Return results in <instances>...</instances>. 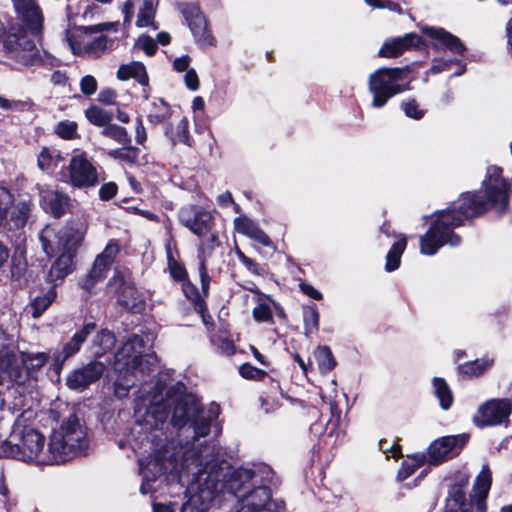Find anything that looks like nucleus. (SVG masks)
<instances>
[{
    "label": "nucleus",
    "instance_id": "1",
    "mask_svg": "<svg viewBox=\"0 0 512 512\" xmlns=\"http://www.w3.org/2000/svg\"><path fill=\"white\" fill-rule=\"evenodd\" d=\"M172 450H174L172 443L165 444L160 449H155L148 461L139 460L142 494L152 492V483L165 472L177 478L181 486H186V493L191 494L183 504L181 512H202L214 499L216 493L222 489L239 497L238 503L252 491L251 488L253 489L251 469H236L228 480L224 483L220 482L219 474L215 471L219 451L214 442H205V445L198 450L185 449L182 452L181 461Z\"/></svg>",
    "mask_w": 512,
    "mask_h": 512
},
{
    "label": "nucleus",
    "instance_id": "2",
    "mask_svg": "<svg viewBox=\"0 0 512 512\" xmlns=\"http://www.w3.org/2000/svg\"><path fill=\"white\" fill-rule=\"evenodd\" d=\"M509 196L510 187L502 177V169L497 166L489 167L482 188L478 192L462 194L458 209L448 208L437 213L436 221L426 234L420 237L421 253L434 255L443 245L458 246L461 238L452 231V228L489 209H494L499 214L504 213L508 207Z\"/></svg>",
    "mask_w": 512,
    "mask_h": 512
},
{
    "label": "nucleus",
    "instance_id": "3",
    "mask_svg": "<svg viewBox=\"0 0 512 512\" xmlns=\"http://www.w3.org/2000/svg\"><path fill=\"white\" fill-rule=\"evenodd\" d=\"M172 406L171 423L174 427L191 429L194 440L209 434L213 421L220 413L219 406L216 404H211L207 410H204L191 399H175L168 396L165 400H155L150 403L143 416L145 425L151 430L161 429L168 419Z\"/></svg>",
    "mask_w": 512,
    "mask_h": 512
},
{
    "label": "nucleus",
    "instance_id": "4",
    "mask_svg": "<svg viewBox=\"0 0 512 512\" xmlns=\"http://www.w3.org/2000/svg\"><path fill=\"white\" fill-rule=\"evenodd\" d=\"M22 26L11 27L3 45L9 59L22 66L37 65L42 55L30 35H39L44 17L36 0H12Z\"/></svg>",
    "mask_w": 512,
    "mask_h": 512
},
{
    "label": "nucleus",
    "instance_id": "5",
    "mask_svg": "<svg viewBox=\"0 0 512 512\" xmlns=\"http://www.w3.org/2000/svg\"><path fill=\"white\" fill-rule=\"evenodd\" d=\"M14 458L36 465H53L50 441L46 447L45 436L38 430L24 426L17 420L9 437L0 442V458Z\"/></svg>",
    "mask_w": 512,
    "mask_h": 512
},
{
    "label": "nucleus",
    "instance_id": "6",
    "mask_svg": "<svg viewBox=\"0 0 512 512\" xmlns=\"http://www.w3.org/2000/svg\"><path fill=\"white\" fill-rule=\"evenodd\" d=\"M151 355L144 354V341L138 335L129 337L114 355L113 369L117 374L114 382L116 397L128 395L136 379L150 370Z\"/></svg>",
    "mask_w": 512,
    "mask_h": 512
},
{
    "label": "nucleus",
    "instance_id": "7",
    "mask_svg": "<svg viewBox=\"0 0 512 512\" xmlns=\"http://www.w3.org/2000/svg\"><path fill=\"white\" fill-rule=\"evenodd\" d=\"M180 223L200 239L198 253L200 258L199 275L204 292L209 285L206 260L211 256L215 247L219 246L218 233L214 230V217L212 214L195 205H187L179 212Z\"/></svg>",
    "mask_w": 512,
    "mask_h": 512
},
{
    "label": "nucleus",
    "instance_id": "8",
    "mask_svg": "<svg viewBox=\"0 0 512 512\" xmlns=\"http://www.w3.org/2000/svg\"><path fill=\"white\" fill-rule=\"evenodd\" d=\"M90 447L87 428L76 416L64 420L50 436L52 462L61 464L78 456L86 455Z\"/></svg>",
    "mask_w": 512,
    "mask_h": 512
},
{
    "label": "nucleus",
    "instance_id": "9",
    "mask_svg": "<svg viewBox=\"0 0 512 512\" xmlns=\"http://www.w3.org/2000/svg\"><path fill=\"white\" fill-rule=\"evenodd\" d=\"M253 472V489L237 503L233 512H279L280 506L271 499V489L279 480L268 465L261 464Z\"/></svg>",
    "mask_w": 512,
    "mask_h": 512
},
{
    "label": "nucleus",
    "instance_id": "10",
    "mask_svg": "<svg viewBox=\"0 0 512 512\" xmlns=\"http://www.w3.org/2000/svg\"><path fill=\"white\" fill-rule=\"evenodd\" d=\"M48 361L46 353H17L7 343L4 332L0 331V372L12 382L24 384L32 372L42 368Z\"/></svg>",
    "mask_w": 512,
    "mask_h": 512
},
{
    "label": "nucleus",
    "instance_id": "11",
    "mask_svg": "<svg viewBox=\"0 0 512 512\" xmlns=\"http://www.w3.org/2000/svg\"><path fill=\"white\" fill-rule=\"evenodd\" d=\"M409 79L400 68H380L369 76V91L373 96L372 106L383 107L390 98L409 89Z\"/></svg>",
    "mask_w": 512,
    "mask_h": 512
},
{
    "label": "nucleus",
    "instance_id": "12",
    "mask_svg": "<svg viewBox=\"0 0 512 512\" xmlns=\"http://www.w3.org/2000/svg\"><path fill=\"white\" fill-rule=\"evenodd\" d=\"M82 238V233L73 227L58 229L51 225L43 228L39 235L42 249L49 257L56 253L76 252Z\"/></svg>",
    "mask_w": 512,
    "mask_h": 512
},
{
    "label": "nucleus",
    "instance_id": "13",
    "mask_svg": "<svg viewBox=\"0 0 512 512\" xmlns=\"http://www.w3.org/2000/svg\"><path fill=\"white\" fill-rule=\"evenodd\" d=\"M99 31L98 26H87L68 37V42L74 54L99 57L110 50L114 41L106 35L92 38V34Z\"/></svg>",
    "mask_w": 512,
    "mask_h": 512
},
{
    "label": "nucleus",
    "instance_id": "14",
    "mask_svg": "<svg viewBox=\"0 0 512 512\" xmlns=\"http://www.w3.org/2000/svg\"><path fill=\"white\" fill-rule=\"evenodd\" d=\"M60 179L75 188H90L99 182L97 168L84 154L72 156L68 166L61 169Z\"/></svg>",
    "mask_w": 512,
    "mask_h": 512
},
{
    "label": "nucleus",
    "instance_id": "15",
    "mask_svg": "<svg viewBox=\"0 0 512 512\" xmlns=\"http://www.w3.org/2000/svg\"><path fill=\"white\" fill-rule=\"evenodd\" d=\"M119 252V244L115 240H110L102 253L96 257L89 273L80 280L81 288L91 292L95 285L106 277Z\"/></svg>",
    "mask_w": 512,
    "mask_h": 512
},
{
    "label": "nucleus",
    "instance_id": "16",
    "mask_svg": "<svg viewBox=\"0 0 512 512\" xmlns=\"http://www.w3.org/2000/svg\"><path fill=\"white\" fill-rule=\"evenodd\" d=\"M108 293L117 298V302L128 309L138 306L139 295L131 281L130 273L115 270L113 277L107 284Z\"/></svg>",
    "mask_w": 512,
    "mask_h": 512
},
{
    "label": "nucleus",
    "instance_id": "17",
    "mask_svg": "<svg viewBox=\"0 0 512 512\" xmlns=\"http://www.w3.org/2000/svg\"><path fill=\"white\" fill-rule=\"evenodd\" d=\"M179 9L183 14L195 41L202 47L213 46L215 39L208 30L207 21L200 7L193 3H182Z\"/></svg>",
    "mask_w": 512,
    "mask_h": 512
},
{
    "label": "nucleus",
    "instance_id": "18",
    "mask_svg": "<svg viewBox=\"0 0 512 512\" xmlns=\"http://www.w3.org/2000/svg\"><path fill=\"white\" fill-rule=\"evenodd\" d=\"M467 441L466 434L444 436L435 440L428 449L429 462L438 464L457 456Z\"/></svg>",
    "mask_w": 512,
    "mask_h": 512
},
{
    "label": "nucleus",
    "instance_id": "19",
    "mask_svg": "<svg viewBox=\"0 0 512 512\" xmlns=\"http://www.w3.org/2000/svg\"><path fill=\"white\" fill-rule=\"evenodd\" d=\"M511 413V405L507 399L489 400L478 409L474 418L477 426H495L508 420Z\"/></svg>",
    "mask_w": 512,
    "mask_h": 512
},
{
    "label": "nucleus",
    "instance_id": "20",
    "mask_svg": "<svg viewBox=\"0 0 512 512\" xmlns=\"http://www.w3.org/2000/svg\"><path fill=\"white\" fill-rule=\"evenodd\" d=\"M105 366L99 361H93L71 372L66 384L73 390H84L92 383L98 381L103 375Z\"/></svg>",
    "mask_w": 512,
    "mask_h": 512
},
{
    "label": "nucleus",
    "instance_id": "21",
    "mask_svg": "<svg viewBox=\"0 0 512 512\" xmlns=\"http://www.w3.org/2000/svg\"><path fill=\"white\" fill-rule=\"evenodd\" d=\"M75 252H66L59 255L53 262L48 273L46 274V282L50 287L55 289L62 284L65 277L73 271V259Z\"/></svg>",
    "mask_w": 512,
    "mask_h": 512
},
{
    "label": "nucleus",
    "instance_id": "22",
    "mask_svg": "<svg viewBox=\"0 0 512 512\" xmlns=\"http://www.w3.org/2000/svg\"><path fill=\"white\" fill-rule=\"evenodd\" d=\"M23 384L15 383L0 391V409L11 414L22 411L27 402Z\"/></svg>",
    "mask_w": 512,
    "mask_h": 512
},
{
    "label": "nucleus",
    "instance_id": "23",
    "mask_svg": "<svg viewBox=\"0 0 512 512\" xmlns=\"http://www.w3.org/2000/svg\"><path fill=\"white\" fill-rule=\"evenodd\" d=\"M421 45L422 38L418 34L409 33L403 37L386 42L379 50V55L386 58L398 57L405 50L419 48Z\"/></svg>",
    "mask_w": 512,
    "mask_h": 512
},
{
    "label": "nucleus",
    "instance_id": "24",
    "mask_svg": "<svg viewBox=\"0 0 512 512\" xmlns=\"http://www.w3.org/2000/svg\"><path fill=\"white\" fill-rule=\"evenodd\" d=\"M492 484V474L488 465H483L473 484V501L477 512H486V499Z\"/></svg>",
    "mask_w": 512,
    "mask_h": 512
},
{
    "label": "nucleus",
    "instance_id": "25",
    "mask_svg": "<svg viewBox=\"0 0 512 512\" xmlns=\"http://www.w3.org/2000/svg\"><path fill=\"white\" fill-rule=\"evenodd\" d=\"M95 324H85L79 331H77L71 339L64 344L61 352L55 355V363L62 365L67 359L77 354L86 341L87 337L94 331Z\"/></svg>",
    "mask_w": 512,
    "mask_h": 512
},
{
    "label": "nucleus",
    "instance_id": "26",
    "mask_svg": "<svg viewBox=\"0 0 512 512\" xmlns=\"http://www.w3.org/2000/svg\"><path fill=\"white\" fill-rule=\"evenodd\" d=\"M234 227L238 233L249 237L261 245L266 247L272 246V241L268 235L263 230H261L251 219L245 216H240L234 220Z\"/></svg>",
    "mask_w": 512,
    "mask_h": 512
},
{
    "label": "nucleus",
    "instance_id": "27",
    "mask_svg": "<svg viewBox=\"0 0 512 512\" xmlns=\"http://www.w3.org/2000/svg\"><path fill=\"white\" fill-rule=\"evenodd\" d=\"M42 204L48 209L55 217H60L68 204V197L53 189L38 187Z\"/></svg>",
    "mask_w": 512,
    "mask_h": 512
},
{
    "label": "nucleus",
    "instance_id": "28",
    "mask_svg": "<svg viewBox=\"0 0 512 512\" xmlns=\"http://www.w3.org/2000/svg\"><path fill=\"white\" fill-rule=\"evenodd\" d=\"M424 33L430 36L432 39L438 41L439 45L454 54L463 55L466 50L464 44L458 37L448 33L442 28H425Z\"/></svg>",
    "mask_w": 512,
    "mask_h": 512
},
{
    "label": "nucleus",
    "instance_id": "29",
    "mask_svg": "<svg viewBox=\"0 0 512 512\" xmlns=\"http://www.w3.org/2000/svg\"><path fill=\"white\" fill-rule=\"evenodd\" d=\"M475 503L473 497L467 501L465 493L460 486H453L447 498L446 512H473Z\"/></svg>",
    "mask_w": 512,
    "mask_h": 512
},
{
    "label": "nucleus",
    "instance_id": "30",
    "mask_svg": "<svg viewBox=\"0 0 512 512\" xmlns=\"http://www.w3.org/2000/svg\"><path fill=\"white\" fill-rule=\"evenodd\" d=\"M31 212V205L27 202H18L8 211V222L1 227L3 230L19 229L26 225Z\"/></svg>",
    "mask_w": 512,
    "mask_h": 512
},
{
    "label": "nucleus",
    "instance_id": "31",
    "mask_svg": "<svg viewBox=\"0 0 512 512\" xmlns=\"http://www.w3.org/2000/svg\"><path fill=\"white\" fill-rule=\"evenodd\" d=\"M117 78L120 80L134 78L141 85L148 84L146 68L141 62H131L129 64L120 65L117 71Z\"/></svg>",
    "mask_w": 512,
    "mask_h": 512
},
{
    "label": "nucleus",
    "instance_id": "32",
    "mask_svg": "<svg viewBox=\"0 0 512 512\" xmlns=\"http://www.w3.org/2000/svg\"><path fill=\"white\" fill-rule=\"evenodd\" d=\"M56 297L57 291L54 287H49L45 293L34 297L29 303L31 316L35 319L41 317L43 313L55 301Z\"/></svg>",
    "mask_w": 512,
    "mask_h": 512
},
{
    "label": "nucleus",
    "instance_id": "33",
    "mask_svg": "<svg viewBox=\"0 0 512 512\" xmlns=\"http://www.w3.org/2000/svg\"><path fill=\"white\" fill-rule=\"evenodd\" d=\"M406 245V237L404 235H399L398 240L392 245L386 255V271L392 272L399 267L401 256L406 249Z\"/></svg>",
    "mask_w": 512,
    "mask_h": 512
},
{
    "label": "nucleus",
    "instance_id": "34",
    "mask_svg": "<svg viewBox=\"0 0 512 512\" xmlns=\"http://www.w3.org/2000/svg\"><path fill=\"white\" fill-rule=\"evenodd\" d=\"M176 243L173 239H169L165 244V250L167 255L168 269L171 277L176 281H184L187 277L186 269L181 265L173 255V248Z\"/></svg>",
    "mask_w": 512,
    "mask_h": 512
},
{
    "label": "nucleus",
    "instance_id": "35",
    "mask_svg": "<svg viewBox=\"0 0 512 512\" xmlns=\"http://www.w3.org/2000/svg\"><path fill=\"white\" fill-rule=\"evenodd\" d=\"M314 357L322 373L330 372L336 366L332 351L326 345L318 346L314 351Z\"/></svg>",
    "mask_w": 512,
    "mask_h": 512
},
{
    "label": "nucleus",
    "instance_id": "36",
    "mask_svg": "<svg viewBox=\"0 0 512 512\" xmlns=\"http://www.w3.org/2000/svg\"><path fill=\"white\" fill-rule=\"evenodd\" d=\"M426 461V457L423 454H416L408 457L405 460L397 474V480L402 482L409 478L419 467H421Z\"/></svg>",
    "mask_w": 512,
    "mask_h": 512
},
{
    "label": "nucleus",
    "instance_id": "37",
    "mask_svg": "<svg viewBox=\"0 0 512 512\" xmlns=\"http://www.w3.org/2000/svg\"><path fill=\"white\" fill-rule=\"evenodd\" d=\"M434 393L439 399L440 406L444 410H448L453 403L452 392L443 378H434L433 380Z\"/></svg>",
    "mask_w": 512,
    "mask_h": 512
},
{
    "label": "nucleus",
    "instance_id": "38",
    "mask_svg": "<svg viewBox=\"0 0 512 512\" xmlns=\"http://www.w3.org/2000/svg\"><path fill=\"white\" fill-rule=\"evenodd\" d=\"M87 120L98 127L107 126L113 119V114L101 107L91 106L85 111Z\"/></svg>",
    "mask_w": 512,
    "mask_h": 512
},
{
    "label": "nucleus",
    "instance_id": "39",
    "mask_svg": "<svg viewBox=\"0 0 512 512\" xmlns=\"http://www.w3.org/2000/svg\"><path fill=\"white\" fill-rule=\"evenodd\" d=\"M62 160L58 150L44 147L38 155L37 164L39 169L44 171L56 167Z\"/></svg>",
    "mask_w": 512,
    "mask_h": 512
},
{
    "label": "nucleus",
    "instance_id": "40",
    "mask_svg": "<svg viewBox=\"0 0 512 512\" xmlns=\"http://www.w3.org/2000/svg\"><path fill=\"white\" fill-rule=\"evenodd\" d=\"M319 312L315 304L303 308V322L305 334L310 336L319 329Z\"/></svg>",
    "mask_w": 512,
    "mask_h": 512
},
{
    "label": "nucleus",
    "instance_id": "41",
    "mask_svg": "<svg viewBox=\"0 0 512 512\" xmlns=\"http://www.w3.org/2000/svg\"><path fill=\"white\" fill-rule=\"evenodd\" d=\"M156 8L151 0H144L142 7L139 10L136 24L138 27L151 26L154 30L157 26L154 25Z\"/></svg>",
    "mask_w": 512,
    "mask_h": 512
},
{
    "label": "nucleus",
    "instance_id": "42",
    "mask_svg": "<svg viewBox=\"0 0 512 512\" xmlns=\"http://www.w3.org/2000/svg\"><path fill=\"white\" fill-rule=\"evenodd\" d=\"M170 114V106L162 100H157L152 103L148 113V119L150 123L160 124L166 121L170 117Z\"/></svg>",
    "mask_w": 512,
    "mask_h": 512
},
{
    "label": "nucleus",
    "instance_id": "43",
    "mask_svg": "<svg viewBox=\"0 0 512 512\" xmlns=\"http://www.w3.org/2000/svg\"><path fill=\"white\" fill-rule=\"evenodd\" d=\"M115 341V336L108 330H102L97 333L93 345L98 348L94 351V354L98 357L103 355L106 351L114 347Z\"/></svg>",
    "mask_w": 512,
    "mask_h": 512
},
{
    "label": "nucleus",
    "instance_id": "44",
    "mask_svg": "<svg viewBox=\"0 0 512 512\" xmlns=\"http://www.w3.org/2000/svg\"><path fill=\"white\" fill-rule=\"evenodd\" d=\"M101 133L103 136L110 138L122 145H128L131 142V138L128 135L127 130L124 127L111 124V122L104 127Z\"/></svg>",
    "mask_w": 512,
    "mask_h": 512
},
{
    "label": "nucleus",
    "instance_id": "45",
    "mask_svg": "<svg viewBox=\"0 0 512 512\" xmlns=\"http://www.w3.org/2000/svg\"><path fill=\"white\" fill-rule=\"evenodd\" d=\"M166 134L169 135L172 142L175 143H183L188 146H191L190 143V135L188 130V119L186 117H182L176 126V132L170 133L169 130H166Z\"/></svg>",
    "mask_w": 512,
    "mask_h": 512
},
{
    "label": "nucleus",
    "instance_id": "46",
    "mask_svg": "<svg viewBox=\"0 0 512 512\" xmlns=\"http://www.w3.org/2000/svg\"><path fill=\"white\" fill-rule=\"evenodd\" d=\"M111 158L125 161L127 163H135L138 160L139 149L129 144L123 148H118L108 152Z\"/></svg>",
    "mask_w": 512,
    "mask_h": 512
},
{
    "label": "nucleus",
    "instance_id": "47",
    "mask_svg": "<svg viewBox=\"0 0 512 512\" xmlns=\"http://www.w3.org/2000/svg\"><path fill=\"white\" fill-rule=\"evenodd\" d=\"M490 365L488 361L475 360L459 366V371L465 376L474 377L481 375Z\"/></svg>",
    "mask_w": 512,
    "mask_h": 512
},
{
    "label": "nucleus",
    "instance_id": "48",
    "mask_svg": "<svg viewBox=\"0 0 512 512\" xmlns=\"http://www.w3.org/2000/svg\"><path fill=\"white\" fill-rule=\"evenodd\" d=\"M55 133L62 139L71 140L76 138L77 123L70 120L60 121L55 127Z\"/></svg>",
    "mask_w": 512,
    "mask_h": 512
},
{
    "label": "nucleus",
    "instance_id": "49",
    "mask_svg": "<svg viewBox=\"0 0 512 512\" xmlns=\"http://www.w3.org/2000/svg\"><path fill=\"white\" fill-rule=\"evenodd\" d=\"M236 256L238 260L245 266V268L252 274L258 276H263L266 274V269L264 266L247 257L240 249H236Z\"/></svg>",
    "mask_w": 512,
    "mask_h": 512
},
{
    "label": "nucleus",
    "instance_id": "50",
    "mask_svg": "<svg viewBox=\"0 0 512 512\" xmlns=\"http://www.w3.org/2000/svg\"><path fill=\"white\" fill-rule=\"evenodd\" d=\"M27 263L22 254L14 255L11 259V278L13 280H19L25 274Z\"/></svg>",
    "mask_w": 512,
    "mask_h": 512
},
{
    "label": "nucleus",
    "instance_id": "51",
    "mask_svg": "<svg viewBox=\"0 0 512 512\" xmlns=\"http://www.w3.org/2000/svg\"><path fill=\"white\" fill-rule=\"evenodd\" d=\"M239 373L243 378L252 380H262L267 376L264 370L258 369L249 363L242 364L239 367Z\"/></svg>",
    "mask_w": 512,
    "mask_h": 512
},
{
    "label": "nucleus",
    "instance_id": "52",
    "mask_svg": "<svg viewBox=\"0 0 512 512\" xmlns=\"http://www.w3.org/2000/svg\"><path fill=\"white\" fill-rule=\"evenodd\" d=\"M402 109L406 116L419 120L421 119L425 111L419 108V104L415 99H410L402 103Z\"/></svg>",
    "mask_w": 512,
    "mask_h": 512
},
{
    "label": "nucleus",
    "instance_id": "53",
    "mask_svg": "<svg viewBox=\"0 0 512 512\" xmlns=\"http://www.w3.org/2000/svg\"><path fill=\"white\" fill-rule=\"evenodd\" d=\"M136 45L142 49L146 55L152 56L157 51V43L153 38L147 35H142L138 38Z\"/></svg>",
    "mask_w": 512,
    "mask_h": 512
},
{
    "label": "nucleus",
    "instance_id": "54",
    "mask_svg": "<svg viewBox=\"0 0 512 512\" xmlns=\"http://www.w3.org/2000/svg\"><path fill=\"white\" fill-rule=\"evenodd\" d=\"M253 317L258 322H267L272 318V312L267 304H259L253 309Z\"/></svg>",
    "mask_w": 512,
    "mask_h": 512
},
{
    "label": "nucleus",
    "instance_id": "55",
    "mask_svg": "<svg viewBox=\"0 0 512 512\" xmlns=\"http://www.w3.org/2000/svg\"><path fill=\"white\" fill-rule=\"evenodd\" d=\"M97 81L91 75L84 76L80 81V88L83 94L92 95L97 90Z\"/></svg>",
    "mask_w": 512,
    "mask_h": 512
},
{
    "label": "nucleus",
    "instance_id": "56",
    "mask_svg": "<svg viewBox=\"0 0 512 512\" xmlns=\"http://www.w3.org/2000/svg\"><path fill=\"white\" fill-rule=\"evenodd\" d=\"M117 193V185L114 182H108L99 189V197L101 200L107 201L112 199Z\"/></svg>",
    "mask_w": 512,
    "mask_h": 512
},
{
    "label": "nucleus",
    "instance_id": "57",
    "mask_svg": "<svg viewBox=\"0 0 512 512\" xmlns=\"http://www.w3.org/2000/svg\"><path fill=\"white\" fill-rule=\"evenodd\" d=\"M183 292L185 296L194 304H198L201 301V297L197 288L191 283H183Z\"/></svg>",
    "mask_w": 512,
    "mask_h": 512
},
{
    "label": "nucleus",
    "instance_id": "58",
    "mask_svg": "<svg viewBox=\"0 0 512 512\" xmlns=\"http://www.w3.org/2000/svg\"><path fill=\"white\" fill-rule=\"evenodd\" d=\"M184 81L186 86L192 91H195L199 88V78L194 69L187 70L184 76Z\"/></svg>",
    "mask_w": 512,
    "mask_h": 512
},
{
    "label": "nucleus",
    "instance_id": "59",
    "mask_svg": "<svg viewBox=\"0 0 512 512\" xmlns=\"http://www.w3.org/2000/svg\"><path fill=\"white\" fill-rule=\"evenodd\" d=\"M98 100L106 105L115 104L116 92L112 89H104L99 93Z\"/></svg>",
    "mask_w": 512,
    "mask_h": 512
},
{
    "label": "nucleus",
    "instance_id": "60",
    "mask_svg": "<svg viewBox=\"0 0 512 512\" xmlns=\"http://www.w3.org/2000/svg\"><path fill=\"white\" fill-rule=\"evenodd\" d=\"M300 289L304 294L311 297L312 299L320 300L322 298V294L310 284L301 283Z\"/></svg>",
    "mask_w": 512,
    "mask_h": 512
},
{
    "label": "nucleus",
    "instance_id": "61",
    "mask_svg": "<svg viewBox=\"0 0 512 512\" xmlns=\"http://www.w3.org/2000/svg\"><path fill=\"white\" fill-rule=\"evenodd\" d=\"M135 130H136V136H135L136 142L138 144H143L146 141V130H145V127L143 125L141 118L136 119Z\"/></svg>",
    "mask_w": 512,
    "mask_h": 512
},
{
    "label": "nucleus",
    "instance_id": "62",
    "mask_svg": "<svg viewBox=\"0 0 512 512\" xmlns=\"http://www.w3.org/2000/svg\"><path fill=\"white\" fill-rule=\"evenodd\" d=\"M189 64H190V58H189V56L185 55V56L176 58L173 62V67L176 71L182 72V71H186L188 69Z\"/></svg>",
    "mask_w": 512,
    "mask_h": 512
},
{
    "label": "nucleus",
    "instance_id": "63",
    "mask_svg": "<svg viewBox=\"0 0 512 512\" xmlns=\"http://www.w3.org/2000/svg\"><path fill=\"white\" fill-rule=\"evenodd\" d=\"M453 63L452 60H441L435 64H433L430 69L429 73L437 74L442 71H446L450 68V65Z\"/></svg>",
    "mask_w": 512,
    "mask_h": 512
},
{
    "label": "nucleus",
    "instance_id": "64",
    "mask_svg": "<svg viewBox=\"0 0 512 512\" xmlns=\"http://www.w3.org/2000/svg\"><path fill=\"white\" fill-rule=\"evenodd\" d=\"M67 81V76L61 71H55L51 75V82L55 85H64Z\"/></svg>",
    "mask_w": 512,
    "mask_h": 512
}]
</instances>
